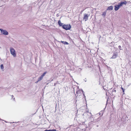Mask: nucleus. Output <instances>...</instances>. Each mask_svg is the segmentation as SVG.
Returning a JSON list of instances; mask_svg holds the SVG:
<instances>
[{
	"mask_svg": "<svg viewBox=\"0 0 131 131\" xmlns=\"http://www.w3.org/2000/svg\"><path fill=\"white\" fill-rule=\"evenodd\" d=\"M10 51L11 54L14 57H16V53L15 49L13 48H10Z\"/></svg>",
	"mask_w": 131,
	"mask_h": 131,
	"instance_id": "f257e3e1",
	"label": "nucleus"
},
{
	"mask_svg": "<svg viewBox=\"0 0 131 131\" xmlns=\"http://www.w3.org/2000/svg\"><path fill=\"white\" fill-rule=\"evenodd\" d=\"M1 33L2 34L5 35H7L8 34V32L6 30L0 28Z\"/></svg>",
	"mask_w": 131,
	"mask_h": 131,
	"instance_id": "f03ea898",
	"label": "nucleus"
},
{
	"mask_svg": "<svg viewBox=\"0 0 131 131\" xmlns=\"http://www.w3.org/2000/svg\"><path fill=\"white\" fill-rule=\"evenodd\" d=\"M70 25H64L63 26V28L66 30H70L71 28Z\"/></svg>",
	"mask_w": 131,
	"mask_h": 131,
	"instance_id": "7ed1b4c3",
	"label": "nucleus"
},
{
	"mask_svg": "<svg viewBox=\"0 0 131 131\" xmlns=\"http://www.w3.org/2000/svg\"><path fill=\"white\" fill-rule=\"evenodd\" d=\"M46 72H45L42 74V75L39 77L38 79V82L41 80L42 79L43 77L45 76V74H46Z\"/></svg>",
	"mask_w": 131,
	"mask_h": 131,
	"instance_id": "20e7f679",
	"label": "nucleus"
},
{
	"mask_svg": "<svg viewBox=\"0 0 131 131\" xmlns=\"http://www.w3.org/2000/svg\"><path fill=\"white\" fill-rule=\"evenodd\" d=\"M84 16L83 19L85 20V21H86L88 19V18L89 17V15H88V14H84Z\"/></svg>",
	"mask_w": 131,
	"mask_h": 131,
	"instance_id": "39448f33",
	"label": "nucleus"
},
{
	"mask_svg": "<svg viewBox=\"0 0 131 131\" xmlns=\"http://www.w3.org/2000/svg\"><path fill=\"white\" fill-rule=\"evenodd\" d=\"M126 3L127 2L126 1H124L121 2V3H119L118 4L120 7H121L122 6L123 4H126Z\"/></svg>",
	"mask_w": 131,
	"mask_h": 131,
	"instance_id": "423d86ee",
	"label": "nucleus"
},
{
	"mask_svg": "<svg viewBox=\"0 0 131 131\" xmlns=\"http://www.w3.org/2000/svg\"><path fill=\"white\" fill-rule=\"evenodd\" d=\"M117 56V52H115L113 53V55L111 58L112 59H115L116 58Z\"/></svg>",
	"mask_w": 131,
	"mask_h": 131,
	"instance_id": "0eeeda50",
	"label": "nucleus"
},
{
	"mask_svg": "<svg viewBox=\"0 0 131 131\" xmlns=\"http://www.w3.org/2000/svg\"><path fill=\"white\" fill-rule=\"evenodd\" d=\"M120 7V6H119L118 4V5H116L115 6V10L116 11L118 10L119 8Z\"/></svg>",
	"mask_w": 131,
	"mask_h": 131,
	"instance_id": "6e6552de",
	"label": "nucleus"
},
{
	"mask_svg": "<svg viewBox=\"0 0 131 131\" xmlns=\"http://www.w3.org/2000/svg\"><path fill=\"white\" fill-rule=\"evenodd\" d=\"M113 8V7L112 6H110L108 7L107 8V10H112Z\"/></svg>",
	"mask_w": 131,
	"mask_h": 131,
	"instance_id": "1a4fd4ad",
	"label": "nucleus"
},
{
	"mask_svg": "<svg viewBox=\"0 0 131 131\" xmlns=\"http://www.w3.org/2000/svg\"><path fill=\"white\" fill-rule=\"evenodd\" d=\"M58 24L60 26H62V27L64 25L62 23L60 20L58 21Z\"/></svg>",
	"mask_w": 131,
	"mask_h": 131,
	"instance_id": "9d476101",
	"label": "nucleus"
},
{
	"mask_svg": "<svg viewBox=\"0 0 131 131\" xmlns=\"http://www.w3.org/2000/svg\"><path fill=\"white\" fill-rule=\"evenodd\" d=\"M61 42L64 45H69V43L66 41H61Z\"/></svg>",
	"mask_w": 131,
	"mask_h": 131,
	"instance_id": "9b49d317",
	"label": "nucleus"
},
{
	"mask_svg": "<svg viewBox=\"0 0 131 131\" xmlns=\"http://www.w3.org/2000/svg\"><path fill=\"white\" fill-rule=\"evenodd\" d=\"M99 115H103V111H101L100 112H99Z\"/></svg>",
	"mask_w": 131,
	"mask_h": 131,
	"instance_id": "f8f14e48",
	"label": "nucleus"
},
{
	"mask_svg": "<svg viewBox=\"0 0 131 131\" xmlns=\"http://www.w3.org/2000/svg\"><path fill=\"white\" fill-rule=\"evenodd\" d=\"M44 131H57L55 129H53L52 130H45Z\"/></svg>",
	"mask_w": 131,
	"mask_h": 131,
	"instance_id": "ddd939ff",
	"label": "nucleus"
},
{
	"mask_svg": "<svg viewBox=\"0 0 131 131\" xmlns=\"http://www.w3.org/2000/svg\"><path fill=\"white\" fill-rule=\"evenodd\" d=\"M76 93L78 94H81V91L80 90H78L76 92Z\"/></svg>",
	"mask_w": 131,
	"mask_h": 131,
	"instance_id": "4468645a",
	"label": "nucleus"
},
{
	"mask_svg": "<svg viewBox=\"0 0 131 131\" xmlns=\"http://www.w3.org/2000/svg\"><path fill=\"white\" fill-rule=\"evenodd\" d=\"M1 69H3L4 68V67L3 64H1Z\"/></svg>",
	"mask_w": 131,
	"mask_h": 131,
	"instance_id": "2eb2a0df",
	"label": "nucleus"
},
{
	"mask_svg": "<svg viewBox=\"0 0 131 131\" xmlns=\"http://www.w3.org/2000/svg\"><path fill=\"white\" fill-rule=\"evenodd\" d=\"M106 14V12H103L102 14L103 15L105 16Z\"/></svg>",
	"mask_w": 131,
	"mask_h": 131,
	"instance_id": "dca6fc26",
	"label": "nucleus"
},
{
	"mask_svg": "<svg viewBox=\"0 0 131 131\" xmlns=\"http://www.w3.org/2000/svg\"><path fill=\"white\" fill-rule=\"evenodd\" d=\"M121 89L122 90H123V92L124 93H123V94H124V91H125V89H124L122 87H121Z\"/></svg>",
	"mask_w": 131,
	"mask_h": 131,
	"instance_id": "f3484780",
	"label": "nucleus"
},
{
	"mask_svg": "<svg viewBox=\"0 0 131 131\" xmlns=\"http://www.w3.org/2000/svg\"><path fill=\"white\" fill-rule=\"evenodd\" d=\"M118 48H119V49H120V50H122V49H121V46H118Z\"/></svg>",
	"mask_w": 131,
	"mask_h": 131,
	"instance_id": "a211bd4d",
	"label": "nucleus"
},
{
	"mask_svg": "<svg viewBox=\"0 0 131 131\" xmlns=\"http://www.w3.org/2000/svg\"><path fill=\"white\" fill-rule=\"evenodd\" d=\"M12 98L14 97V96L13 95H12Z\"/></svg>",
	"mask_w": 131,
	"mask_h": 131,
	"instance_id": "6ab92c4d",
	"label": "nucleus"
},
{
	"mask_svg": "<svg viewBox=\"0 0 131 131\" xmlns=\"http://www.w3.org/2000/svg\"><path fill=\"white\" fill-rule=\"evenodd\" d=\"M81 91L82 92H83V91L82 90H81Z\"/></svg>",
	"mask_w": 131,
	"mask_h": 131,
	"instance_id": "aec40b11",
	"label": "nucleus"
},
{
	"mask_svg": "<svg viewBox=\"0 0 131 131\" xmlns=\"http://www.w3.org/2000/svg\"><path fill=\"white\" fill-rule=\"evenodd\" d=\"M83 94L84 95V97H85V96L84 94Z\"/></svg>",
	"mask_w": 131,
	"mask_h": 131,
	"instance_id": "412c9836",
	"label": "nucleus"
},
{
	"mask_svg": "<svg viewBox=\"0 0 131 131\" xmlns=\"http://www.w3.org/2000/svg\"><path fill=\"white\" fill-rule=\"evenodd\" d=\"M15 99V98H14V100Z\"/></svg>",
	"mask_w": 131,
	"mask_h": 131,
	"instance_id": "4be33fe9",
	"label": "nucleus"
},
{
	"mask_svg": "<svg viewBox=\"0 0 131 131\" xmlns=\"http://www.w3.org/2000/svg\"><path fill=\"white\" fill-rule=\"evenodd\" d=\"M1 47H0V48H1Z\"/></svg>",
	"mask_w": 131,
	"mask_h": 131,
	"instance_id": "5701e85b",
	"label": "nucleus"
}]
</instances>
